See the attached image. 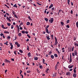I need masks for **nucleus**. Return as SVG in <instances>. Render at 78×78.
<instances>
[{
  "mask_svg": "<svg viewBox=\"0 0 78 78\" xmlns=\"http://www.w3.org/2000/svg\"><path fill=\"white\" fill-rule=\"evenodd\" d=\"M21 33L23 34H25V31L23 30V31H21Z\"/></svg>",
  "mask_w": 78,
  "mask_h": 78,
  "instance_id": "nucleus-25",
  "label": "nucleus"
},
{
  "mask_svg": "<svg viewBox=\"0 0 78 78\" xmlns=\"http://www.w3.org/2000/svg\"><path fill=\"white\" fill-rule=\"evenodd\" d=\"M53 21H54V19H53V18H52L50 20H49V22H51V23H52L53 22Z\"/></svg>",
  "mask_w": 78,
  "mask_h": 78,
  "instance_id": "nucleus-1",
  "label": "nucleus"
},
{
  "mask_svg": "<svg viewBox=\"0 0 78 78\" xmlns=\"http://www.w3.org/2000/svg\"><path fill=\"white\" fill-rule=\"evenodd\" d=\"M77 45V43H74V45H75V46H76Z\"/></svg>",
  "mask_w": 78,
  "mask_h": 78,
  "instance_id": "nucleus-61",
  "label": "nucleus"
},
{
  "mask_svg": "<svg viewBox=\"0 0 78 78\" xmlns=\"http://www.w3.org/2000/svg\"><path fill=\"white\" fill-rule=\"evenodd\" d=\"M12 13L13 15H15L16 14L15 12L14 11V10H13L12 11Z\"/></svg>",
  "mask_w": 78,
  "mask_h": 78,
  "instance_id": "nucleus-17",
  "label": "nucleus"
},
{
  "mask_svg": "<svg viewBox=\"0 0 78 78\" xmlns=\"http://www.w3.org/2000/svg\"><path fill=\"white\" fill-rule=\"evenodd\" d=\"M8 20H9V22L11 21V19H10L9 18Z\"/></svg>",
  "mask_w": 78,
  "mask_h": 78,
  "instance_id": "nucleus-58",
  "label": "nucleus"
},
{
  "mask_svg": "<svg viewBox=\"0 0 78 78\" xmlns=\"http://www.w3.org/2000/svg\"><path fill=\"white\" fill-rule=\"evenodd\" d=\"M34 59L36 61H37V60L38 59V58H37V57H35L34 58Z\"/></svg>",
  "mask_w": 78,
  "mask_h": 78,
  "instance_id": "nucleus-13",
  "label": "nucleus"
},
{
  "mask_svg": "<svg viewBox=\"0 0 78 78\" xmlns=\"http://www.w3.org/2000/svg\"><path fill=\"white\" fill-rule=\"evenodd\" d=\"M73 71H74V73H76V69H75V68L74 69Z\"/></svg>",
  "mask_w": 78,
  "mask_h": 78,
  "instance_id": "nucleus-28",
  "label": "nucleus"
},
{
  "mask_svg": "<svg viewBox=\"0 0 78 78\" xmlns=\"http://www.w3.org/2000/svg\"><path fill=\"white\" fill-rule=\"evenodd\" d=\"M2 28H3V29H6V28L4 27V25H2Z\"/></svg>",
  "mask_w": 78,
  "mask_h": 78,
  "instance_id": "nucleus-20",
  "label": "nucleus"
},
{
  "mask_svg": "<svg viewBox=\"0 0 78 78\" xmlns=\"http://www.w3.org/2000/svg\"><path fill=\"white\" fill-rule=\"evenodd\" d=\"M11 60L12 61H14V58H11Z\"/></svg>",
  "mask_w": 78,
  "mask_h": 78,
  "instance_id": "nucleus-50",
  "label": "nucleus"
},
{
  "mask_svg": "<svg viewBox=\"0 0 78 78\" xmlns=\"http://www.w3.org/2000/svg\"><path fill=\"white\" fill-rule=\"evenodd\" d=\"M18 36H22V34L21 33H19L18 34Z\"/></svg>",
  "mask_w": 78,
  "mask_h": 78,
  "instance_id": "nucleus-30",
  "label": "nucleus"
},
{
  "mask_svg": "<svg viewBox=\"0 0 78 78\" xmlns=\"http://www.w3.org/2000/svg\"><path fill=\"white\" fill-rule=\"evenodd\" d=\"M19 51H20V53H23V51H22V50H21L20 49L19 50Z\"/></svg>",
  "mask_w": 78,
  "mask_h": 78,
  "instance_id": "nucleus-34",
  "label": "nucleus"
},
{
  "mask_svg": "<svg viewBox=\"0 0 78 78\" xmlns=\"http://www.w3.org/2000/svg\"><path fill=\"white\" fill-rule=\"evenodd\" d=\"M51 51L50 52H49V55H51Z\"/></svg>",
  "mask_w": 78,
  "mask_h": 78,
  "instance_id": "nucleus-36",
  "label": "nucleus"
},
{
  "mask_svg": "<svg viewBox=\"0 0 78 78\" xmlns=\"http://www.w3.org/2000/svg\"><path fill=\"white\" fill-rule=\"evenodd\" d=\"M61 24L62 25V26H63V25H64V23L62 22H61Z\"/></svg>",
  "mask_w": 78,
  "mask_h": 78,
  "instance_id": "nucleus-29",
  "label": "nucleus"
},
{
  "mask_svg": "<svg viewBox=\"0 0 78 78\" xmlns=\"http://www.w3.org/2000/svg\"><path fill=\"white\" fill-rule=\"evenodd\" d=\"M10 46H12V43H10Z\"/></svg>",
  "mask_w": 78,
  "mask_h": 78,
  "instance_id": "nucleus-57",
  "label": "nucleus"
},
{
  "mask_svg": "<svg viewBox=\"0 0 78 78\" xmlns=\"http://www.w3.org/2000/svg\"><path fill=\"white\" fill-rule=\"evenodd\" d=\"M73 76L74 78H76V74L75 73L73 74Z\"/></svg>",
  "mask_w": 78,
  "mask_h": 78,
  "instance_id": "nucleus-11",
  "label": "nucleus"
},
{
  "mask_svg": "<svg viewBox=\"0 0 78 78\" xmlns=\"http://www.w3.org/2000/svg\"><path fill=\"white\" fill-rule=\"evenodd\" d=\"M28 17V18L29 19V20L32 21V19H31V17H30V16H29Z\"/></svg>",
  "mask_w": 78,
  "mask_h": 78,
  "instance_id": "nucleus-23",
  "label": "nucleus"
},
{
  "mask_svg": "<svg viewBox=\"0 0 78 78\" xmlns=\"http://www.w3.org/2000/svg\"><path fill=\"white\" fill-rule=\"evenodd\" d=\"M72 70H73L72 69H69V71H72Z\"/></svg>",
  "mask_w": 78,
  "mask_h": 78,
  "instance_id": "nucleus-63",
  "label": "nucleus"
},
{
  "mask_svg": "<svg viewBox=\"0 0 78 78\" xmlns=\"http://www.w3.org/2000/svg\"><path fill=\"white\" fill-rule=\"evenodd\" d=\"M20 74H21V73H22V71L21 70H20Z\"/></svg>",
  "mask_w": 78,
  "mask_h": 78,
  "instance_id": "nucleus-52",
  "label": "nucleus"
},
{
  "mask_svg": "<svg viewBox=\"0 0 78 78\" xmlns=\"http://www.w3.org/2000/svg\"><path fill=\"white\" fill-rule=\"evenodd\" d=\"M13 28H14V27L13 26V25H12L11 27V29H13Z\"/></svg>",
  "mask_w": 78,
  "mask_h": 78,
  "instance_id": "nucleus-37",
  "label": "nucleus"
},
{
  "mask_svg": "<svg viewBox=\"0 0 78 78\" xmlns=\"http://www.w3.org/2000/svg\"><path fill=\"white\" fill-rule=\"evenodd\" d=\"M7 39H9L11 38V37L9 36L7 37Z\"/></svg>",
  "mask_w": 78,
  "mask_h": 78,
  "instance_id": "nucleus-32",
  "label": "nucleus"
},
{
  "mask_svg": "<svg viewBox=\"0 0 78 78\" xmlns=\"http://www.w3.org/2000/svg\"><path fill=\"white\" fill-rule=\"evenodd\" d=\"M74 52V55H77V51H76V50H75Z\"/></svg>",
  "mask_w": 78,
  "mask_h": 78,
  "instance_id": "nucleus-8",
  "label": "nucleus"
},
{
  "mask_svg": "<svg viewBox=\"0 0 78 78\" xmlns=\"http://www.w3.org/2000/svg\"><path fill=\"white\" fill-rule=\"evenodd\" d=\"M55 51H57L58 53V55H60V52H59V50H58V49L56 48V50Z\"/></svg>",
  "mask_w": 78,
  "mask_h": 78,
  "instance_id": "nucleus-5",
  "label": "nucleus"
},
{
  "mask_svg": "<svg viewBox=\"0 0 78 78\" xmlns=\"http://www.w3.org/2000/svg\"><path fill=\"white\" fill-rule=\"evenodd\" d=\"M0 36H4V35L3 34H1Z\"/></svg>",
  "mask_w": 78,
  "mask_h": 78,
  "instance_id": "nucleus-48",
  "label": "nucleus"
},
{
  "mask_svg": "<svg viewBox=\"0 0 78 78\" xmlns=\"http://www.w3.org/2000/svg\"><path fill=\"white\" fill-rule=\"evenodd\" d=\"M37 72H38V73H40V71H39L38 69H37Z\"/></svg>",
  "mask_w": 78,
  "mask_h": 78,
  "instance_id": "nucleus-44",
  "label": "nucleus"
},
{
  "mask_svg": "<svg viewBox=\"0 0 78 78\" xmlns=\"http://www.w3.org/2000/svg\"><path fill=\"white\" fill-rule=\"evenodd\" d=\"M27 55L29 57H30V56H31V53L30 52H29L28 54Z\"/></svg>",
  "mask_w": 78,
  "mask_h": 78,
  "instance_id": "nucleus-12",
  "label": "nucleus"
},
{
  "mask_svg": "<svg viewBox=\"0 0 78 78\" xmlns=\"http://www.w3.org/2000/svg\"><path fill=\"white\" fill-rule=\"evenodd\" d=\"M30 72H31V71H27V73H30Z\"/></svg>",
  "mask_w": 78,
  "mask_h": 78,
  "instance_id": "nucleus-47",
  "label": "nucleus"
},
{
  "mask_svg": "<svg viewBox=\"0 0 78 78\" xmlns=\"http://www.w3.org/2000/svg\"><path fill=\"white\" fill-rule=\"evenodd\" d=\"M27 37H28L30 39V38H31V36H30V35H29V34H27Z\"/></svg>",
  "mask_w": 78,
  "mask_h": 78,
  "instance_id": "nucleus-19",
  "label": "nucleus"
},
{
  "mask_svg": "<svg viewBox=\"0 0 78 78\" xmlns=\"http://www.w3.org/2000/svg\"><path fill=\"white\" fill-rule=\"evenodd\" d=\"M27 50H29V47L27 45Z\"/></svg>",
  "mask_w": 78,
  "mask_h": 78,
  "instance_id": "nucleus-49",
  "label": "nucleus"
},
{
  "mask_svg": "<svg viewBox=\"0 0 78 78\" xmlns=\"http://www.w3.org/2000/svg\"><path fill=\"white\" fill-rule=\"evenodd\" d=\"M14 52L15 55H16V52H17V51H15Z\"/></svg>",
  "mask_w": 78,
  "mask_h": 78,
  "instance_id": "nucleus-43",
  "label": "nucleus"
},
{
  "mask_svg": "<svg viewBox=\"0 0 78 78\" xmlns=\"http://www.w3.org/2000/svg\"><path fill=\"white\" fill-rule=\"evenodd\" d=\"M27 25H30V23L29 22H27Z\"/></svg>",
  "mask_w": 78,
  "mask_h": 78,
  "instance_id": "nucleus-22",
  "label": "nucleus"
},
{
  "mask_svg": "<svg viewBox=\"0 0 78 78\" xmlns=\"http://www.w3.org/2000/svg\"><path fill=\"white\" fill-rule=\"evenodd\" d=\"M71 14H73V10H71Z\"/></svg>",
  "mask_w": 78,
  "mask_h": 78,
  "instance_id": "nucleus-41",
  "label": "nucleus"
},
{
  "mask_svg": "<svg viewBox=\"0 0 78 78\" xmlns=\"http://www.w3.org/2000/svg\"><path fill=\"white\" fill-rule=\"evenodd\" d=\"M13 7H15V8H17V5H16V4H15L13 5Z\"/></svg>",
  "mask_w": 78,
  "mask_h": 78,
  "instance_id": "nucleus-27",
  "label": "nucleus"
},
{
  "mask_svg": "<svg viewBox=\"0 0 78 78\" xmlns=\"http://www.w3.org/2000/svg\"><path fill=\"white\" fill-rule=\"evenodd\" d=\"M26 41H27V42H28V41H29V39H27V40H26Z\"/></svg>",
  "mask_w": 78,
  "mask_h": 78,
  "instance_id": "nucleus-64",
  "label": "nucleus"
},
{
  "mask_svg": "<svg viewBox=\"0 0 78 78\" xmlns=\"http://www.w3.org/2000/svg\"><path fill=\"white\" fill-rule=\"evenodd\" d=\"M76 25L77 28H78V22H76Z\"/></svg>",
  "mask_w": 78,
  "mask_h": 78,
  "instance_id": "nucleus-18",
  "label": "nucleus"
},
{
  "mask_svg": "<svg viewBox=\"0 0 78 78\" xmlns=\"http://www.w3.org/2000/svg\"><path fill=\"white\" fill-rule=\"evenodd\" d=\"M48 27H49V25H48L46 27H45V28L46 29H48Z\"/></svg>",
  "mask_w": 78,
  "mask_h": 78,
  "instance_id": "nucleus-42",
  "label": "nucleus"
},
{
  "mask_svg": "<svg viewBox=\"0 0 78 78\" xmlns=\"http://www.w3.org/2000/svg\"><path fill=\"white\" fill-rule=\"evenodd\" d=\"M69 62H71L72 61V57L70 56L69 60Z\"/></svg>",
  "mask_w": 78,
  "mask_h": 78,
  "instance_id": "nucleus-10",
  "label": "nucleus"
},
{
  "mask_svg": "<svg viewBox=\"0 0 78 78\" xmlns=\"http://www.w3.org/2000/svg\"><path fill=\"white\" fill-rule=\"evenodd\" d=\"M37 4H38V5H40V6H41V5H42V4L39 3V2H37Z\"/></svg>",
  "mask_w": 78,
  "mask_h": 78,
  "instance_id": "nucleus-45",
  "label": "nucleus"
},
{
  "mask_svg": "<svg viewBox=\"0 0 78 78\" xmlns=\"http://www.w3.org/2000/svg\"><path fill=\"white\" fill-rule=\"evenodd\" d=\"M46 38H47V39H48V40H50V39L49 36L47 37Z\"/></svg>",
  "mask_w": 78,
  "mask_h": 78,
  "instance_id": "nucleus-16",
  "label": "nucleus"
},
{
  "mask_svg": "<svg viewBox=\"0 0 78 78\" xmlns=\"http://www.w3.org/2000/svg\"><path fill=\"white\" fill-rule=\"evenodd\" d=\"M57 69H58V68L57 67V66H56L55 68V70H57Z\"/></svg>",
  "mask_w": 78,
  "mask_h": 78,
  "instance_id": "nucleus-38",
  "label": "nucleus"
},
{
  "mask_svg": "<svg viewBox=\"0 0 78 78\" xmlns=\"http://www.w3.org/2000/svg\"><path fill=\"white\" fill-rule=\"evenodd\" d=\"M55 10V8L53 7L51 8V10L52 11V12H54L53 11V10Z\"/></svg>",
  "mask_w": 78,
  "mask_h": 78,
  "instance_id": "nucleus-14",
  "label": "nucleus"
},
{
  "mask_svg": "<svg viewBox=\"0 0 78 78\" xmlns=\"http://www.w3.org/2000/svg\"><path fill=\"white\" fill-rule=\"evenodd\" d=\"M17 28L18 31L19 32V31H20V29L19 28V27H18Z\"/></svg>",
  "mask_w": 78,
  "mask_h": 78,
  "instance_id": "nucleus-39",
  "label": "nucleus"
},
{
  "mask_svg": "<svg viewBox=\"0 0 78 78\" xmlns=\"http://www.w3.org/2000/svg\"><path fill=\"white\" fill-rule=\"evenodd\" d=\"M4 33L9 34V32H8V31H5L4 32Z\"/></svg>",
  "mask_w": 78,
  "mask_h": 78,
  "instance_id": "nucleus-21",
  "label": "nucleus"
},
{
  "mask_svg": "<svg viewBox=\"0 0 78 78\" xmlns=\"http://www.w3.org/2000/svg\"><path fill=\"white\" fill-rule=\"evenodd\" d=\"M5 62H7V63L9 62V63H10V62H11V61H9L6 59H5Z\"/></svg>",
  "mask_w": 78,
  "mask_h": 78,
  "instance_id": "nucleus-6",
  "label": "nucleus"
},
{
  "mask_svg": "<svg viewBox=\"0 0 78 78\" xmlns=\"http://www.w3.org/2000/svg\"><path fill=\"white\" fill-rule=\"evenodd\" d=\"M43 62L44 64H46V63H45V60L44 59H43Z\"/></svg>",
  "mask_w": 78,
  "mask_h": 78,
  "instance_id": "nucleus-15",
  "label": "nucleus"
},
{
  "mask_svg": "<svg viewBox=\"0 0 78 78\" xmlns=\"http://www.w3.org/2000/svg\"><path fill=\"white\" fill-rule=\"evenodd\" d=\"M53 5L52 4H51L50 6L49 7V9H51V8H52V7H53Z\"/></svg>",
  "mask_w": 78,
  "mask_h": 78,
  "instance_id": "nucleus-7",
  "label": "nucleus"
},
{
  "mask_svg": "<svg viewBox=\"0 0 78 78\" xmlns=\"http://www.w3.org/2000/svg\"><path fill=\"white\" fill-rule=\"evenodd\" d=\"M39 67L41 69H42V66H40Z\"/></svg>",
  "mask_w": 78,
  "mask_h": 78,
  "instance_id": "nucleus-54",
  "label": "nucleus"
},
{
  "mask_svg": "<svg viewBox=\"0 0 78 78\" xmlns=\"http://www.w3.org/2000/svg\"><path fill=\"white\" fill-rule=\"evenodd\" d=\"M73 67V65H72V66H69V69H71Z\"/></svg>",
  "mask_w": 78,
  "mask_h": 78,
  "instance_id": "nucleus-9",
  "label": "nucleus"
},
{
  "mask_svg": "<svg viewBox=\"0 0 78 78\" xmlns=\"http://www.w3.org/2000/svg\"><path fill=\"white\" fill-rule=\"evenodd\" d=\"M26 34H28V32L27 31H26L25 32Z\"/></svg>",
  "mask_w": 78,
  "mask_h": 78,
  "instance_id": "nucleus-55",
  "label": "nucleus"
},
{
  "mask_svg": "<svg viewBox=\"0 0 78 78\" xmlns=\"http://www.w3.org/2000/svg\"><path fill=\"white\" fill-rule=\"evenodd\" d=\"M54 56L55 57H56V58H57L58 57V55H57V54H54Z\"/></svg>",
  "mask_w": 78,
  "mask_h": 78,
  "instance_id": "nucleus-24",
  "label": "nucleus"
},
{
  "mask_svg": "<svg viewBox=\"0 0 78 78\" xmlns=\"http://www.w3.org/2000/svg\"><path fill=\"white\" fill-rule=\"evenodd\" d=\"M51 56L52 59H54V56L53 55H51Z\"/></svg>",
  "mask_w": 78,
  "mask_h": 78,
  "instance_id": "nucleus-33",
  "label": "nucleus"
},
{
  "mask_svg": "<svg viewBox=\"0 0 78 78\" xmlns=\"http://www.w3.org/2000/svg\"><path fill=\"white\" fill-rule=\"evenodd\" d=\"M73 49H74V47H73L72 48V51H73Z\"/></svg>",
  "mask_w": 78,
  "mask_h": 78,
  "instance_id": "nucleus-60",
  "label": "nucleus"
},
{
  "mask_svg": "<svg viewBox=\"0 0 78 78\" xmlns=\"http://www.w3.org/2000/svg\"><path fill=\"white\" fill-rule=\"evenodd\" d=\"M14 17H16V18L18 19V17H17V15H16L15 14L14 15Z\"/></svg>",
  "mask_w": 78,
  "mask_h": 78,
  "instance_id": "nucleus-35",
  "label": "nucleus"
},
{
  "mask_svg": "<svg viewBox=\"0 0 78 78\" xmlns=\"http://www.w3.org/2000/svg\"><path fill=\"white\" fill-rule=\"evenodd\" d=\"M13 48V45L11 46V47L10 48L11 49V50H12V49Z\"/></svg>",
  "mask_w": 78,
  "mask_h": 78,
  "instance_id": "nucleus-46",
  "label": "nucleus"
},
{
  "mask_svg": "<svg viewBox=\"0 0 78 78\" xmlns=\"http://www.w3.org/2000/svg\"><path fill=\"white\" fill-rule=\"evenodd\" d=\"M71 5L72 6H73V2H71Z\"/></svg>",
  "mask_w": 78,
  "mask_h": 78,
  "instance_id": "nucleus-56",
  "label": "nucleus"
},
{
  "mask_svg": "<svg viewBox=\"0 0 78 78\" xmlns=\"http://www.w3.org/2000/svg\"><path fill=\"white\" fill-rule=\"evenodd\" d=\"M44 20H45V21H46L47 22V21H48V19L47 18H45Z\"/></svg>",
  "mask_w": 78,
  "mask_h": 78,
  "instance_id": "nucleus-26",
  "label": "nucleus"
},
{
  "mask_svg": "<svg viewBox=\"0 0 78 78\" xmlns=\"http://www.w3.org/2000/svg\"><path fill=\"white\" fill-rule=\"evenodd\" d=\"M9 18V17L8 16L6 17V19L7 20H8Z\"/></svg>",
  "mask_w": 78,
  "mask_h": 78,
  "instance_id": "nucleus-51",
  "label": "nucleus"
},
{
  "mask_svg": "<svg viewBox=\"0 0 78 78\" xmlns=\"http://www.w3.org/2000/svg\"><path fill=\"white\" fill-rule=\"evenodd\" d=\"M62 11V10H59L58 13H59L60 12Z\"/></svg>",
  "mask_w": 78,
  "mask_h": 78,
  "instance_id": "nucleus-53",
  "label": "nucleus"
},
{
  "mask_svg": "<svg viewBox=\"0 0 78 78\" xmlns=\"http://www.w3.org/2000/svg\"><path fill=\"white\" fill-rule=\"evenodd\" d=\"M55 75H56V74H53V77H54L55 76Z\"/></svg>",
  "mask_w": 78,
  "mask_h": 78,
  "instance_id": "nucleus-40",
  "label": "nucleus"
},
{
  "mask_svg": "<svg viewBox=\"0 0 78 78\" xmlns=\"http://www.w3.org/2000/svg\"><path fill=\"white\" fill-rule=\"evenodd\" d=\"M15 44L16 45H17L18 47H20V45L19 44V43H18L17 42H16Z\"/></svg>",
  "mask_w": 78,
  "mask_h": 78,
  "instance_id": "nucleus-4",
  "label": "nucleus"
},
{
  "mask_svg": "<svg viewBox=\"0 0 78 78\" xmlns=\"http://www.w3.org/2000/svg\"><path fill=\"white\" fill-rule=\"evenodd\" d=\"M66 75H69V72H67L66 73Z\"/></svg>",
  "mask_w": 78,
  "mask_h": 78,
  "instance_id": "nucleus-62",
  "label": "nucleus"
},
{
  "mask_svg": "<svg viewBox=\"0 0 78 78\" xmlns=\"http://www.w3.org/2000/svg\"><path fill=\"white\" fill-rule=\"evenodd\" d=\"M55 45H57V44H58V41H57V39L56 38V37H55Z\"/></svg>",
  "mask_w": 78,
  "mask_h": 78,
  "instance_id": "nucleus-3",
  "label": "nucleus"
},
{
  "mask_svg": "<svg viewBox=\"0 0 78 78\" xmlns=\"http://www.w3.org/2000/svg\"><path fill=\"white\" fill-rule=\"evenodd\" d=\"M45 30L46 32L47 33H48V34H50V33H51V31H49V32H48V29H45Z\"/></svg>",
  "mask_w": 78,
  "mask_h": 78,
  "instance_id": "nucleus-2",
  "label": "nucleus"
},
{
  "mask_svg": "<svg viewBox=\"0 0 78 78\" xmlns=\"http://www.w3.org/2000/svg\"><path fill=\"white\" fill-rule=\"evenodd\" d=\"M72 55L73 56H75V55L74 54V53H72Z\"/></svg>",
  "mask_w": 78,
  "mask_h": 78,
  "instance_id": "nucleus-59",
  "label": "nucleus"
},
{
  "mask_svg": "<svg viewBox=\"0 0 78 78\" xmlns=\"http://www.w3.org/2000/svg\"><path fill=\"white\" fill-rule=\"evenodd\" d=\"M7 25L8 26H9H9H11V24L10 23H7Z\"/></svg>",
  "mask_w": 78,
  "mask_h": 78,
  "instance_id": "nucleus-31",
  "label": "nucleus"
}]
</instances>
